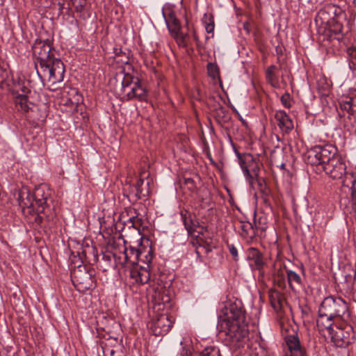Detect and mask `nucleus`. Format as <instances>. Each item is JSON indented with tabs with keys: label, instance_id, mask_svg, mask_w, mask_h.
Segmentation results:
<instances>
[{
	"label": "nucleus",
	"instance_id": "43",
	"mask_svg": "<svg viewBox=\"0 0 356 356\" xmlns=\"http://www.w3.org/2000/svg\"><path fill=\"white\" fill-rule=\"evenodd\" d=\"M264 267H262L260 270H257L259 271V275L260 277H264L265 275V272L264 270Z\"/></svg>",
	"mask_w": 356,
	"mask_h": 356
},
{
	"label": "nucleus",
	"instance_id": "28",
	"mask_svg": "<svg viewBox=\"0 0 356 356\" xmlns=\"http://www.w3.org/2000/svg\"><path fill=\"white\" fill-rule=\"evenodd\" d=\"M15 104L17 106H19V109H21L24 112H29L31 109L30 102L28 99V97L25 94L19 95L16 97Z\"/></svg>",
	"mask_w": 356,
	"mask_h": 356
},
{
	"label": "nucleus",
	"instance_id": "42",
	"mask_svg": "<svg viewBox=\"0 0 356 356\" xmlns=\"http://www.w3.org/2000/svg\"><path fill=\"white\" fill-rule=\"evenodd\" d=\"M81 259H84V261H83V263L86 262V263H90V259L89 258V257L87 255V251L86 250H83L82 252H81Z\"/></svg>",
	"mask_w": 356,
	"mask_h": 356
},
{
	"label": "nucleus",
	"instance_id": "12",
	"mask_svg": "<svg viewBox=\"0 0 356 356\" xmlns=\"http://www.w3.org/2000/svg\"><path fill=\"white\" fill-rule=\"evenodd\" d=\"M175 318L167 313L158 314L153 320L151 329L155 336L166 334L172 328Z\"/></svg>",
	"mask_w": 356,
	"mask_h": 356
},
{
	"label": "nucleus",
	"instance_id": "7",
	"mask_svg": "<svg viewBox=\"0 0 356 356\" xmlns=\"http://www.w3.org/2000/svg\"><path fill=\"white\" fill-rule=\"evenodd\" d=\"M40 76H47L48 82L51 83V90L57 89L56 85L63 81L65 75V66L59 58H54L47 63L40 66Z\"/></svg>",
	"mask_w": 356,
	"mask_h": 356
},
{
	"label": "nucleus",
	"instance_id": "17",
	"mask_svg": "<svg viewBox=\"0 0 356 356\" xmlns=\"http://www.w3.org/2000/svg\"><path fill=\"white\" fill-rule=\"evenodd\" d=\"M341 179L342 186L351 191L353 209L356 214V174L346 171Z\"/></svg>",
	"mask_w": 356,
	"mask_h": 356
},
{
	"label": "nucleus",
	"instance_id": "45",
	"mask_svg": "<svg viewBox=\"0 0 356 356\" xmlns=\"http://www.w3.org/2000/svg\"><path fill=\"white\" fill-rule=\"evenodd\" d=\"M22 92H24V94L26 95V93L30 92V90L27 88L23 87L22 88Z\"/></svg>",
	"mask_w": 356,
	"mask_h": 356
},
{
	"label": "nucleus",
	"instance_id": "37",
	"mask_svg": "<svg viewBox=\"0 0 356 356\" xmlns=\"http://www.w3.org/2000/svg\"><path fill=\"white\" fill-rule=\"evenodd\" d=\"M228 249L229 251V253L233 257V259L234 261L238 260V254L236 248L233 244H228Z\"/></svg>",
	"mask_w": 356,
	"mask_h": 356
},
{
	"label": "nucleus",
	"instance_id": "5",
	"mask_svg": "<svg viewBox=\"0 0 356 356\" xmlns=\"http://www.w3.org/2000/svg\"><path fill=\"white\" fill-rule=\"evenodd\" d=\"M96 271L90 266L79 265L72 272V280L75 288L81 293L92 290L96 286Z\"/></svg>",
	"mask_w": 356,
	"mask_h": 356
},
{
	"label": "nucleus",
	"instance_id": "14",
	"mask_svg": "<svg viewBox=\"0 0 356 356\" xmlns=\"http://www.w3.org/2000/svg\"><path fill=\"white\" fill-rule=\"evenodd\" d=\"M152 307L154 312H159L170 307V297L163 289L154 290L151 295Z\"/></svg>",
	"mask_w": 356,
	"mask_h": 356
},
{
	"label": "nucleus",
	"instance_id": "25",
	"mask_svg": "<svg viewBox=\"0 0 356 356\" xmlns=\"http://www.w3.org/2000/svg\"><path fill=\"white\" fill-rule=\"evenodd\" d=\"M279 68L274 65H270L266 71V78L270 85L274 88H279L280 83L278 81L277 72Z\"/></svg>",
	"mask_w": 356,
	"mask_h": 356
},
{
	"label": "nucleus",
	"instance_id": "23",
	"mask_svg": "<svg viewBox=\"0 0 356 356\" xmlns=\"http://www.w3.org/2000/svg\"><path fill=\"white\" fill-rule=\"evenodd\" d=\"M305 161L312 165H321L323 167V161L321 157H320L319 146H315L307 152Z\"/></svg>",
	"mask_w": 356,
	"mask_h": 356
},
{
	"label": "nucleus",
	"instance_id": "47",
	"mask_svg": "<svg viewBox=\"0 0 356 356\" xmlns=\"http://www.w3.org/2000/svg\"><path fill=\"white\" fill-rule=\"evenodd\" d=\"M174 24H175V26H177L178 21L177 19H175L174 20Z\"/></svg>",
	"mask_w": 356,
	"mask_h": 356
},
{
	"label": "nucleus",
	"instance_id": "26",
	"mask_svg": "<svg viewBox=\"0 0 356 356\" xmlns=\"http://www.w3.org/2000/svg\"><path fill=\"white\" fill-rule=\"evenodd\" d=\"M148 193V188L145 191H136V189H132V186H130L129 191H124V195L127 197L131 202H135L138 200L146 197Z\"/></svg>",
	"mask_w": 356,
	"mask_h": 356
},
{
	"label": "nucleus",
	"instance_id": "44",
	"mask_svg": "<svg viewBox=\"0 0 356 356\" xmlns=\"http://www.w3.org/2000/svg\"><path fill=\"white\" fill-rule=\"evenodd\" d=\"M185 183L187 184H193L194 181L191 178H188L185 179Z\"/></svg>",
	"mask_w": 356,
	"mask_h": 356
},
{
	"label": "nucleus",
	"instance_id": "2",
	"mask_svg": "<svg viewBox=\"0 0 356 356\" xmlns=\"http://www.w3.org/2000/svg\"><path fill=\"white\" fill-rule=\"evenodd\" d=\"M114 59L120 65H125L126 67L117 74L116 79H120V90L119 95L123 101L138 99L140 101L145 99L147 90L141 85L138 77L136 75L133 66L129 63L131 51L127 48H114Z\"/></svg>",
	"mask_w": 356,
	"mask_h": 356
},
{
	"label": "nucleus",
	"instance_id": "29",
	"mask_svg": "<svg viewBox=\"0 0 356 356\" xmlns=\"http://www.w3.org/2000/svg\"><path fill=\"white\" fill-rule=\"evenodd\" d=\"M28 210H29L28 212L33 213V216L34 217V221L37 225H38L40 226L42 225L44 220L50 221V220H53L54 213H52L51 211V213H49L51 217L49 220L47 218L46 215L43 212H38L36 210H34V211H32L31 209H28Z\"/></svg>",
	"mask_w": 356,
	"mask_h": 356
},
{
	"label": "nucleus",
	"instance_id": "40",
	"mask_svg": "<svg viewBox=\"0 0 356 356\" xmlns=\"http://www.w3.org/2000/svg\"><path fill=\"white\" fill-rule=\"evenodd\" d=\"M347 54L349 57L353 60V62L356 63V46H353L347 49Z\"/></svg>",
	"mask_w": 356,
	"mask_h": 356
},
{
	"label": "nucleus",
	"instance_id": "39",
	"mask_svg": "<svg viewBox=\"0 0 356 356\" xmlns=\"http://www.w3.org/2000/svg\"><path fill=\"white\" fill-rule=\"evenodd\" d=\"M209 22L207 23L205 25V29L207 33H210L213 32L215 25L212 17L209 18Z\"/></svg>",
	"mask_w": 356,
	"mask_h": 356
},
{
	"label": "nucleus",
	"instance_id": "31",
	"mask_svg": "<svg viewBox=\"0 0 356 356\" xmlns=\"http://www.w3.org/2000/svg\"><path fill=\"white\" fill-rule=\"evenodd\" d=\"M208 75L213 80L220 79V70L216 63H209L207 64Z\"/></svg>",
	"mask_w": 356,
	"mask_h": 356
},
{
	"label": "nucleus",
	"instance_id": "33",
	"mask_svg": "<svg viewBox=\"0 0 356 356\" xmlns=\"http://www.w3.org/2000/svg\"><path fill=\"white\" fill-rule=\"evenodd\" d=\"M150 279L149 270L145 267H140V274L139 277V284H144L148 282Z\"/></svg>",
	"mask_w": 356,
	"mask_h": 356
},
{
	"label": "nucleus",
	"instance_id": "30",
	"mask_svg": "<svg viewBox=\"0 0 356 356\" xmlns=\"http://www.w3.org/2000/svg\"><path fill=\"white\" fill-rule=\"evenodd\" d=\"M191 356H221L220 350L213 346H209L204 348L200 353H195L191 354Z\"/></svg>",
	"mask_w": 356,
	"mask_h": 356
},
{
	"label": "nucleus",
	"instance_id": "10",
	"mask_svg": "<svg viewBox=\"0 0 356 356\" xmlns=\"http://www.w3.org/2000/svg\"><path fill=\"white\" fill-rule=\"evenodd\" d=\"M328 337L334 346L345 348L354 341L355 334L352 326L346 324L343 327L335 326Z\"/></svg>",
	"mask_w": 356,
	"mask_h": 356
},
{
	"label": "nucleus",
	"instance_id": "20",
	"mask_svg": "<svg viewBox=\"0 0 356 356\" xmlns=\"http://www.w3.org/2000/svg\"><path fill=\"white\" fill-rule=\"evenodd\" d=\"M319 149L320 157H321L323 161V166L331 163V160L334 158L340 157V156L337 154V149L334 146L330 145L319 146Z\"/></svg>",
	"mask_w": 356,
	"mask_h": 356
},
{
	"label": "nucleus",
	"instance_id": "32",
	"mask_svg": "<svg viewBox=\"0 0 356 356\" xmlns=\"http://www.w3.org/2000/svg\"><path fill=\"white\" fill-rule=\"evenodd\" d=\"M241 229L243 231L241 235L244 237H250L254 235V229L250 222L241 223Z\"/></svg>",
	"mask_w": 356,
	"mask_h": 356
},
{
	"label": "nucleus",
	"instance_id": "27",
	"mask_svg": "<svg viewBox=\"0 0 356 356\" xmlns=\"http://www.w3.org/2000/svg\"><path fill=\"white\" fill-rule=\"evenodd\" d=\"M269 300L272 307L275 309H280L283 302V297L280 292L277 290L269 291Z\"/></svg>",
	"mask_w": 356,
	"mask_h": 356
},
{
	"label": "nucleus",
	"instance_id": "13",
	"mask_svg": "<svg viewBox=\"0 0 356 356\" xmlns=\"http://www.w3.org/2000/svg\"><path fill=\"white\" fill-rule=\"evenodd\" d=\"M330 162L323 165V170L333 179H342L347 171L344 160L341 156L335 157Z\"/></svg>",
	"mask_w": 356,
	"mask_h": 356
},
{
	"label": "nucleus",
	"instance_id": "6",
	"mask_svg": "<svg viewBox=\"0 0 356 356\" xmlns=\"http://www.w3.org/2000/svg\"><path fill=\"white\" fill-rule=\"evenodd\" d=\"M124 253L126 261L132 265L138 264V261H141L149 268L153 259V250L147 239L142 241L138 248L131 245L125 248Z\"/></svg>",
	"mask_w": 356,
	"mask_h": 356
},
{
	"label": "nucleus",
	"instance_id": "21",
	"mask_svg": "<svg viewBox=\"0 0 356 356\" xmlns=\"http://www.w3.org/2000/svg\"><path fill=\"white\" fill-rule=\"evenodd\" d=\"M342 111L350 115L356 113V92L350 95L343 97L339 102Z\"/></svg>",
	"mask_w": 356,
	"mask_h": 356
},
{
	"label": "nucleus",
	"instance_id": "15",
	"mask_svg": "<svg viewBox=\"0 0 356 356\" xmlns=\"http://www.w3.org/2000/svg\"><path fill=\"white\" fill-rule=\"evenodd\" d=\"M246 257L252 270H260L266 265V260L263 253L256 248H248Z\"/></svg>",
	"mask_w": 356,
	"mask_h": 356
},
{
	"label": "nucleus",
	"instance_id": "46",
	"mask_svg": "<svg viewBox=\"0 0 356 356\" xmlns=\"http://www.w3.org/2000/svg\"><path fill=\"white\" fill-rule=\"evenodd\" d=\"M91 250H92L91 254H92V255L93 257V260L95 261L96 260V256L94 254V249L92 248Z\"/></svg>",
	"mask_w": 356,
	"mask_h": 356
},
{
	"label": "nucleus",
	"instance_id": "19",
	"mask_svg": "<svg viewBox=\"0 0 356 356\" xmlns=\"http://www.w3.org/2000/svg\"><path fill=\"white\" fill-rule=\"evenodd\" d=\"M277 126L283 134H289L293 129L292 120L284 111H277L275 114Z\"/></svg>",
	"mask_w": 356,
	"mask_h": 356
},
{
	"label": "nucleus",
	"instance_id": "22",
	"mask_svg": "<svg viewBox=\"0 0 356 356\" xmlns=\"http://www.w3.org/2000/svg\"><path fill=\"white\" fill-rule=\"evenodd\" d=\"M275 266H277L275 265ZM285 266L280 265L278 268L275 267L273 273L274 283L280 289H285L286 286Z\"/></svg>",
	"mask_w": 356,
	"mask_h": 356
},
{
	"label": "nucleus",
	"instance_id": "9",
	"mask_svg": "<svg viewBox=\"0 0 356 356\" xmlns=\"http://www.w3.org/2000/svg\"><path fill=\"white\" fill-rule=\"evenodd\" d=\"M344 15V10L341 7L335 4L327 3L318 11L316 18L319 19L322 24L334 25L335 29L333 31L335 34H338L341 33L343 29L342 24L339 22V19Z\"/></svg>",
	"mask_w": 356,
	"mask_h": 356
},
{
	"label": "nucleus",
	"instance_id": "34",
	"mask_svg": "<svg viewBox=\"0 0 356 356\" xmlns=\"http://www.w3.org/2000/svg\"><path fill=\"white\" fill-rule=\"evenodd\" d=\"M183 222L184 225L185 226V228L188 231L189 234H193V232H194V229L193 227V222L191 218H187L186 216H183Z\"/></svg>",
	"mask_w": 356,
	"mask_h": 356
},
{
	"label": "nucleus",
	"instance_id": "1",
	"mask_svg": "<svg viewBox=\"0 0 356 356\" xmlns=\"http://www.w3.org/2000/svg\"><path fill=\"white\" fill-rule=\"evenodd\" d=\"M218 324L225 332V341L232 349L244 348L248 341V328L241 302H226L221 308Z\"/></svg>",
	"mask_w": 356,
	"mask_h": 356
},
{
	"label": "nucleus",
	"instance_id": "18",
	"mask_svg": "<svg viewBox=\"0 0 356 356\" xmlns=\"http://www.w3.org/2000/svg\"><path fill=\"white\" fill-rule=\"evenodd\" d=\"M334 317L328 316V314L323 312L319 308L318 316L316 319V325L321 332L326 331L329 334L330 332L335 327L334 325Z\"/></svg>",
	"mask_w": 356,
	"mask_h": 356
},
{
	"label": "nucleus",
	"instance_id": "24",
	"mask_svg": "<svg viewBox=\"0 0 356 356\" xmlns=\"http://www.w3.org/2000/svg\"><path fill=\"white\" fill-rule=\"evenodd\" d=\"M287 282L289 287L293 291L296 288H300L302 286V278L300 275L292 270H286Z\"/></svg>",
	"mask_w": 356,
	"mask_h": 356
},
{
	"label": "nucleus",
	"instance_id": "8",
	"mask_svg": "<svg viewBox=\"0 0 356 356\" xmlns=\"http://www.w3.org/2000/svg\"><path fill=\"white\" fill-rule=\"evenodd\" d=\"M319 308L334 318H341L344 321L350 318L348 304L340 297L330 296L325 298Z\"/></svg>",
	"mask_w": 356,
	"mask_h": 356
},
{
	"label": "nucleus",
	"instance_id": "11",
	"mask_svg": "<svg viewBox=\"0 0 356 356\" xmlns=\"http://www.w3.org/2000/svg\"><path fill=\"white\" fill-rule=\"evenodd\" d=\"M33 54L36 58L35 68L37 73L40 76L38 64L40 66L47 63V61L55 58L51 53V47L49 40H36L32 47Z\"/></svg>",
	"mask_w": 356,
	"mask_h": 356
},
{
	"label": "nucleus",
	"instance_id": "41",
	"mask_svg": "<svg viewBox=\"0 0 356 356\" xmlns=\"http://www.w3.org/2000/svg\"><path fill=\"white\" fill-rule=\"evenodd\" d=\"M144 183L145 181L143 179H138L136 184L132 186V189H136V191H145L144 188H143Z\"/></svg>",
	"mask_w": 356,
	"mask_h": 356
},
{
	"label": "nucleus",
	"instance_id": "38",
	"mask_svg": "<svg viewBox=\"0 0 356 356\" xmlns=\"http://www.w3.org/2000/svg\"><path fill=\"white\" fill-rule=\"evenodd\" d=\"M140 274V268L138 269L136 268H133L130 271V277L134 280L136 283H139V277Z\"/></svg>",
	"mask_w": 356,
	"mask_h": 356
},
{
	"label": "nucleus",
	"instance_id": "3",
	"mask_svg": "<svg viewBox=\"0 0 356 356\" xmlns=\"http://www.w3.org/2000/svg\"><path fill=\"white\" fill-rule=\"evenodd\" d=\"M19 204L24 209L36 210L43 212L49 220L51 213V191L46 185L36 187L33 193H31L26 188H23L19 195Z\"/></svg>",
	"mask_w": 356,
	"mask_h": 356
},
{
	"label": "nucleus",
	"instance_id": "35",
	"mask_svg": "<svg viewBox=\"0 0 356 356\" xmlns=\"http://www.w3.org/2000/svg\"><path fill=\"white\" fill-rule=\"evenodd\" d=\"M129 220L132 223V226L135 229H136L138 230L140 229V227L142 225L141 218H139L138 216H132L131 217H130Z\"/></svg>",
	"mask_w": 356,
	"mask_h": 356
},
{
	"label": "nucleus",
	"instance_id": "16",
	"mask_svg": "<svg viewBox=\"0 0 356 356\" xmlns=\"http://www.w3.org/2000/svg\"><path fill=\"white\" fill-rule=\"evenodd\" d=\"M285 341L289 349L285 356H305V352L300 346V340L296 334L288 335Z\"/></svg>",
	"mask_w": 356,
	"mask_h": 356
},
{
	"label": "nucleus",
	"instance_id": "36",
	"mask_svg": "<svg viewBox=\"0 0 356 356\" xmlns=\"http://www.w3.org/2000/svg\"><path fill=\"white\" fill-rule=\"evenodd\" d=\"M281 102L285 108L291 107V97L289 93H285L281 97Z\"/></svg>",
	"mask_w": 356,
	"mask_h": 356
},
{
	"label": "nucleus",
	"instance_id": "4",
	"mask_svg": "<svg viewBox=\"0 0 356 356\" xmlns=\"http://www.w3.org/2000/svg\"><path fill=\"white\" fill-rule=\"evenodd\" d=\"M239 165L245 179L253 189L264 192L266 189L265 180L259 177V167L250 154L241 156L238 154Z\"/></svg>",
	"mask_w": 356,
	"mask_h": 356
}]
</instances>
